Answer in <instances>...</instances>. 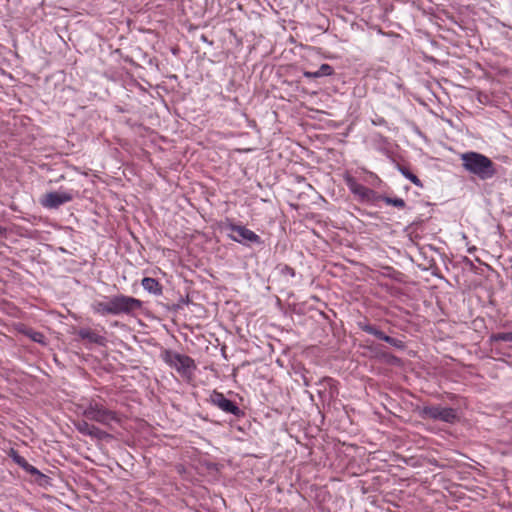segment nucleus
Segmentation results:
<instances>
[{"label": "nucleus", "mask_w": 512, "mask_h": 512, "mask_svg": "<svg viewBox=\"0 0 512 512\" xmlns=\"http://www.w3.org/2000/svg\"><path fill=\"white\" fill-rule=\"evenodd\" d=\"M143 302L137 298L124 294H117L108 299L107 302L95 301L92 309L95 313L102 316L106 315H132L135 311L140 310Z\"/></svg>", "instance_id": "1"}, {"label": "nucleus", "mask_w": 512, "mask_h": 512, "mask_svg": "<svg viewBox=\"0 0 512 512\" xmlns=\"http://www.w3.org/2000/svg\"><path fill=\"white\" fill-rule=\"evenodd\" d=\"M462 166L481 180L493 178L497 174L495 163L487 156L478 152H466L461 154Z\"/></svg>", "instance_id": "2"}, {"label": "nucleus", "mask_w": 512, "mask_h": 512, "mask_svg": "<svg viewBox=\"0 0 512 512\" xmlns=\"http://www.w3.org/2000/svg\"><path fill=\"white\" fill-rule=\"evenodd\" d=\"M162 360L186 381L191 382L194 378V372L197 369L195 360L188 355L180 354L166 349L161 354Z\"/></svg>", "instance_id": "3"}, {"label": "nucleus", "mask_w": 512, "mask_h": 512, "mask_svg": "<svg viewBox=\"0 0 512 512\" xmlns=\"http://www.w3.org/2000/svg\"><path fill=\"white\" fill-rule=\"evenodd\" d=\"M82 415L88 420L98 422L102 425L109 426L111 422H120L118 414L107 409L101 403L91 400L82 412Z\"/></svg>", "instance_id": "4"}, {"label": "nucleus", "mask_w": 512, "mask_h": 512, "mask_svg": "<svg viewBox=\"0 0 512 512\" xmlns=\"http://www.w3.org/2000/svg\"><path fill=\"white\" fill-rule=\"evenodd\" d=\"M420 418L433 421H442L445 423L453 424L458 420L457 411L452 407H442L440 405H426L417 408Z\"/></svg>", "instance_id": "5"}, {"label": "nucleus", "mask_w": 512, "mask_h": 512, "mask_svg": "<svg viewBox=\"0 0 512 512\" xmlns=\"http://www.w3.org/2000/svg\"><path fill=\"white\" fill-rule=\"evenodd\" d=\"M221 227L226 230L235 232L237 234V235L228 234V237L235 242H238V243H241L244 245H246L248 243H253V244H258V245L263 244V241L259 235H257L255 232H253L252 230L248 229L245 226L235 224L229 218H226L225 221L221 222Z\"/></svg>", "instance_id": "6"}, {"label": "nucleus", "mask_w": 512, "mask_h": 512, "mask_svg": "<svg viewBox=\"0 0 512 512\" xmlns=\"http://www.w3.org/2000/svg\"><path fill=\"white\" fill-rule=\"evenodd\" d=\"M209 402L223 412L232 414L237 418L245 415L244 411L241 410L235 402L226 398L222 392H218L217 390L212 391L209 397Z\"/></svg>", "instance_id": "7"}, {"label": "nucleus", "mask_w": 512, "mask_h": 512, "mask_svg": "<svg viewBox=\"0 0 512 512\" xmlns=\"http://www.w3.org/2000/svg\"><path fill=\"white\" fill-rule=\"evenodd\" d=\"M73 199V195L68 192H49L45 194L41 200V204L50 209H57L61 205L70 202Z\"/></svg>", "instance_id": "8"}, {"label": "nucleus", "mask_w": 512, "mask_h": 512, "mask_svg": "<svg viewBox=\"0 0 512 512\" xmlns=\"http://www.w3.org/2000/svg\"><path fill=\"white\" fill-rule=\"evenodd\" d=\"M77 335L82 340H87L90 343L103 345L105 342V338L103 336L97 334L90 328H81L80 330H78Z\"/></svg>", "instance_id": "9"}, {"label": "nucleus", "mask_w": 512, "mask_h": 512, "mask_svg": "<svg viewBox=\"0 0 512 512\" xmlns=\"http://www.w3.org/2000/svg\"><path fill=\"white\" fill-rule=\"evenodd\" d=\"M141 285L149 293L154 295L162 294V285L155 278L144 277L141 281Z\"/></svg>", "instance_id": "10"}, {"label": "nucleus", "mask_w": 512, "mask_h": 512, "mask_svg": "<svg viewBox=\"0 0 512 512\" xmlns=\"http://www.w3.org/2000/svg\"><path fill=\"white\" fill-rule=\"evenodd\" d=\"M9 457L22 469H24L27 473H36L34 469L36 467L29 464L24 457H22L15 449L11 448L9 453Z\"/></svg>", "instance_id": "11"}, {"label": "nucleus", "mask_w": 512, "mask_h": 512, "mask_svg": "<svg viewBox=\"0 0 512 512\" xmlns=\"http://www.w3.org/2000/svg\"><path fill=\"white\" fill-rule=\"evenodd\" d=\"M358 326L362 331L375 336L379 340H382L384 338L385 333L382 330H380L376 325L366 322H359Z\"/></svg>", "instance_id": "12"}, {"label": "nucleus", "mask_w": 512, "mask_h": 512, "mask_svg": "<svg viewBox=\"0 0 512 512\" xmlns=\"http://www.w3.org/2000/svg\"><path fill=\"white\" fill-rule=\"evenodd\" d=\"M351 191L360 196L363 199H370L371 196H375L376 192L373 189H370L361 184H354L351 186Z\"/></svg>", "instance_id": "13"}, {"label": "nucleus", "mask_w": 512, "mask_h": 512, "mask_svg": "<svg viewBox=\"0 0 512 512\" xmlns=\"http://www.w3.org/2000/svg\"><path fill=\"white\" fill-rule=\"evenodd\" d=\"M376 199L383 201L387 205H392V206L400 208V209H402L406 206V203L402 198H397V197L392 198V197H389L386 195H377Z\"/></svg>", "instance_id": "14"}, {"label": "nucleus", "mask_w": 512, "mask_h": 512, "mask_svg": "<svg viewBox=\"0 0 512 512\" xmlns=\"http://www.w3.org/2000/svg\"><path fill=\"white\" fill-rule=\"evenodd\" d=\"M398 170L405 178L409 179L413 184H415L418 187H423L421 180L415 174H413L407 167L399 165Z\"/></svg>", "instance_id": "15"}, {"label": "nucleus", "mask_w": 512, "mask_h": 512, "mask_svg": "<svg viewBox=\"0 0 512 512\" xmlns=\"http://www.w3.org/2000/svg\"><path fill=\"white\" fill-rule=\"evenodd\" d=\"M36 473H31L30 475L34 477V481L39 486H48L51 485V478L42 472H40L37 468L34 469Z\"/></svg>", "instance_id": "16"}, {"label": "nucleus", "mask_w": 512, "mask_h": 512, "mask_svg": "<svg viewBox=\"0 0 512 512\" xmlns=\"http://www.w3.org/2000/svg\"><path fill=\"white\" fill-rule=\"evenodd\" d=\"M489 341L491 343L494 342H512V332H500V333H493L489 337Z\"/></svg>", "instance_id": "17"}, {"label": "nucleus", "mask_w": 512, "mask_h": 512, "mask_svg": "<svg viewBox=\"0 0 512 512\" xmlns=\"http://www.w3.org/2000/svg\"><path fill=\"white\" fill-rule=\"evenodd\" d=\"M89 436L94 438V439L101 440V441L112 438L111 434H109L108 432H106L104 430H101L100 428H98L95 425H93V427L91 429V433H90Z\"/></svg>", "instance_id": "18"}, {"label": "nucleus", "mask_w": 512, "mask_h": 512, "mask_svg": "<svg viewBox=\"0 0 512 512\" xmlns=\"http://www.w3.org/2000/svg\"><path fill=\"white\" fill-rule=\"evenodd\" d=\"M74 426L79 433L89 436L91 433L93 424H89L87 421L81 420V421L75 422Z\"/></svg>", "instance_id": "19"}, {"label": "nucleus", "mask_w": 512, "mask_h": 512, "mask_svg": "<svg viewBox=\"0 0 512 512\" xmlns=\"http://www.w3.org/2000/svg\"><path fill=\"white\" fill-rule=\"evenodd\" d=\"M23 333L28 336L31 340L37 343H44V335L41 332L35 331L33 329H26Z\"/></svg>", "instance_id": "20"}, {"label": "nucleus", "mask_w": 512, "mask_h": 512, "mask_svg": "<svg viewBox=\"0 0 512 512\" xmlns=\"http://www.w3.org/2000/svg\"><path fill=\"white\" fill-rule=\"evenodd\" d=\"M382 340L397 349L403 350L405 348V343L402 340L390 337L386 334L384 335V338Z\"/></svg>", "instance_id": "21"}, {"label": "nucleus", "mask_w": 512, "mask_h": 512, "mask_svg": "<svg viewBox=\"0 0 512 512\" xmlns=\"http://www.w3.org/2000/svg\"><path fill=\"white\" fill-rule=\"evenodd\" d=\"M318 70L321 77L330 76L334 73V68L329 64H322Z\"/></svg>", "instance_id": "22"}, {"label": "nucleus", "mask_w": 512, "mask_h": 512, "mask_svg": "<svg viewBox=\"0 0 512 512\" xmlns=\"http://www.w3.org/2000/svg\"><path fill=\"white\" fill-rule=\"evenodd\" d=\"M282 274L290 275L291 277L295 276V270L294 268L284 265L281 269Z\"/></svg>", "instance_id": "23"}, {"label": "nucleus", "mask_w": 512, "mask_h": 512, "mask_svg": "<svg viewBox=\"0 0 512 512\" xmlns=\"http://www.w3.org/2000/svg\"><path fill=\"white\" fill-rule=\"evenodd\" d=\"M303 75H304V77H306V78H311V79H312V78H320V77H321V76H320V73H319V70L314 71V72L304 71V72H303Z\"/></svg>", "instance_id": "24"}, {"label": "nucleus", "mask_w": 512, "mask_h": 512, "mask_svg": "<svg viewBox=\"0 0 512 512\" xmlns=\"http://www.w3.org/2000/svg\"><path fill=\"white\" fill-rule=\"evenodd\" d=\"M382 357L385 358L388 362H398L399 358L389 354V353H382Z\"/></svg>", "instance_id": "25"}, {"label": "nucleus", "mask_w": 512, "mask_h": 512, "mask_svg": "<svg viewBox=\"0 0 512 512\" xmlns=\"http://www.w3.org/2000/svg\"><path fill=\"white\" fill-rule=\"evenodd\" d=\"M188 302H189V299H188V298H187V299H183V298H181V299H180V302H179V303H177V304H174V305L172 306V308H173V310H178V309H180V308H181V304H182V303H188Z\"/></svg>", "instance_id": "26"}, {"label": "nucleus", "mask_w": 512, "mask_h": 512, "mask_svg": "<svg viewBox=\"0 0 512 512\" xmlns=\"http://www.w3.org/2000/svg\"><path fill=\"white\" fill-rule=\"evenodd\" d=\"M322 382H326L332 388V386H334L336 381L331 377H324L322 379Z\"/></svg>", "instance_id": "27"}, {"label": "nucleus", "mask_w": 512, "mask_h": 512, "mask_svg": "<svg viewBox=\"0 0 512 512\" xmlns=\"http://www.w3.org/2000/svg\"><path fill=\"white\" fill-rule=\"evenodd\" d=\"M7 232V229L3 226H0V236H4Z\"/></svg>", "instance_id": "28"}]
</instances>
